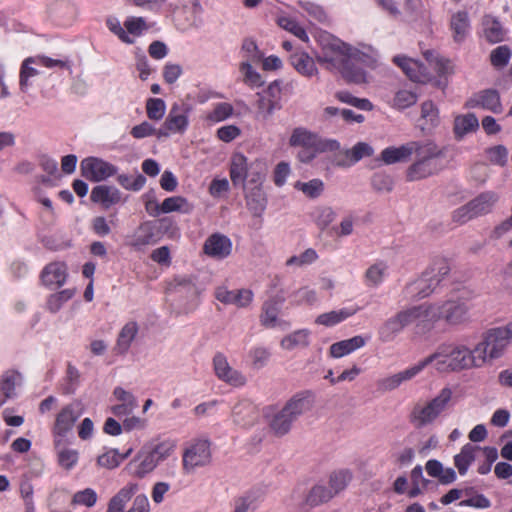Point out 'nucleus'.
Segmentation results:
<instances>
[{
  "label": "nucleus",
  "mask_w": 512,
  "mask_h": 512,
  "mask_svg": "<svg viewBox=\"0 0 512 512\" xmlns=\"http://www.w3.org/2000/svg\"><path fill=\"white\" fill-rule=\"evenodd\" d=\"M352 472L348 469H339L333 471L329 476V488L332 493L336 496L341 491L346 489L350 481L352 480Z\"/></svg>",
  "instance_id": "obj_50"
},
{
  "label": "nucleus",
  "mask_w": 512,
  "mask_h": 512,
  "mask_svg": "<svg viewBox=\"0 0 512 512\" xmlns=\"http://www.w3.org/2000/svg\"><path fill=\"white\" fill-rule=\"evenodd\" d=\"M46 286H62L67 278V267L62 262H53L45 266L41 274Z\"/></svg>",
  "instance_id": "obj_31"
},
{
  "label": "nucleus",
  "mask_w": 512,
  "mask_h": 512,
  "mask_svg": "<svg viewBox=\"0 0 512 512\" xmlns=\"http://www.w3.org/2000/svg\"><path fill=\"white\" fill-rule=\"evenodd\" d=\"M315 58L325 70L356 85H367L372 81V76L364 67L376 70L381 66V55L371 44H351L332 35L320 39V51Z\"/></svg>",
  "instance_id": "obj_1"
},
{
  "label": "nucleus",
  "mask_w": 512,
  "mask_h": 512,
  "mask_svg": "<svg viewBox=\"0 0 512 512\" xmlns=\"http://www.w3.org/2000/svg\"><path fill=\"white\" fill-rule=\"evenodd\" d=\"M368 337L356 335L352 338L333 343L329 348V354L333 358H341L364 347Z\"/></svg>",
  "instance_id": "obj_27"
},
{
  "label": "nucleus",
  "mask_w": 512,
  "mask_h": 512,
  "mask_svg": "<svg viewBox=\"0 0 512 512\" xmlns=\"http://www.w3.org/2000/svg\"><path fill=\"white\" fill-rule=\"evenodd\" d=\"M393 63L400 67L406 76L414 82L426 83L430 80L423 65L412 58L397 55L393 57Z\"/></svg>",
  "instance_id": "obj_20"
},
{
  "label": "nucleus",
  "mask_w": 512,
  "mask_h": 512,
  "mask_svg": "<svg viewBox=\"0 0 512 512\" xmlns=\"http://www.w3.org/2000/svg\"><path fill=\"white\" fill-rule=\"evenodd\" d=\"M137 483L129 482L122 487L109 501L106 512H123L127 502L138 491Z\"/></svg>",
  "instance_id": "obj_34"
},
{
  "label": "nucleus",
  "mask_w": 512,
  "mask_h": 512,
  "mask_svg": "<svg viewBox=\"0 0 512 512\" xmlns=\"http://www.w3.org/2000/svg\"><path fill=\"white\" fill-rule=\"evenodd\" d=\"M39 67L48 69H69V63L63 59H53L47 56H35L26 58L20 67L19 87L26 93L32 86L31 79L40 74Z\"/></svg>",
  "instance_id": "obj_11"
},
{
  "label": "nucleus",
  "mask_w": 512,
  "mask_h": 512,
  "mask_svg": "<svg viewBox=\"0 0 512 512\" xmlns=\"http://www.w3.org/2000/svg\"><path fill=\"white\" fill-rule=\"evenodd\" d=\"M450 29L455 42H463L470 32V19L468 12L457 11L451 15Z\"/></svg>",
  "instance_id": "obj_32"
},
{
  "label": "nucleus",
  "mask_w": 512,
  "mask_h": 512,
  "mask_svg": "<svg viewBox=\"0 0 512 512\" xmlns=\"http://www.w3.org/2000/svg\"><path fill=\"white\" fill-rule=\"evenodd\" d=\"M233 106L227 102H220L214 105L213 109L207 114L206 119L212 123L226 120L233 114Z\"/></svg>",
  "instance_id": "obj_62"
},
{
  "label": "nucleus",
  "mask_w": 512,
  "mask_h": 512,
  "mask_svg": "<svg viewBox=\"0 0 512 512\" xmlns=\"http://www.w3.org/2000/svg\"><path fill=\"white\" fill-rule=\"evenodd\" d=\"M482 35L490 43H497L503 40L504 30L495 18L485 16L482 20Z\"/></svg>",
  "instance_id": "obj_44"
},
{
  "label": "nucleus",
  "mask_w": 512,
  "mask_h": 512,
  "mask_svg": "<svg viewBox=\"0 0 512 512\" xmlns=\"http://www.w3.org/2000/svg\"><path fill=\"white\" fill-rule=\"evenodd\" d=\"M145 109L149 120L159 122L166 113V103L161 98H148Z\"/></svg>",
  "instance_id": "obj_59"
},
{
  "label": "nucleus",
  "mask_w": 512,
  "mask_h": 512,
  "mask_svg": "<svg viewBox=\"0 0 512 512\" xmlns=\"http://www.w3.org/2000/svg\"><path fill=\"white\" fill-rule=\"evenodd\" d=\"M476 294L468 288L453 291L447 299L434 303H423L426 325L443 320L449 326H460L470 321V301Z\"/></svg>",
  "instance_id": "obj_2"
},
{
  "label": "nucleus",
  "mask_w": 512,
  "mask_h": 512,
  "mask_svg": "<svg viewBox=\"0 0 512 512\" xmlns=\"http://www.w3.org/2000/svg\"><path fill=\"white\" fill-rule=\"evenodd\" d=\"M479 127V121L474 114L457 115L454 119L453 131L456 139H462L466 134L474 132Z\"/></svg>",
  "instance_id": "obj_39"
},
{
  "label": "nucleus",
  "mask_w": 512,
  "mask_h": 512,
  "mask_svg": "<svg viewBox=\"0 0 512 512\" xmlns=\"http://www.w3.org/2000/svg\"><path fill=\"white\" fill-rule=\"evenodd\" d=\"M76 403L64 406L56 415L52 428L54 442L59 445L69 432L72 431L75 422L80 418L82 412Z\"/></svg>",
  "instance_id": "obj_14"
},
{
  "label": "nucleus",
  "mask_w": 512,
  "mask_h": 512,
  "mask_svg": "<svg viewBox=\"0 0 512 512\" xmlns=\"http://www.w3.org/2000/svg\"><path fill=\"white\" fill-rule=\"evenodd\" d=\"M311 218L316 226L321 230H326L335 220V210L326 205L316 206L311 212Z\"/></svg>",
  "instance_id": "obj_45"
},
{
  "label": "nucleus",
  "mask_w": 512,
  "mask_h": 512,
  "mask_svg": "<svg viewBox=\"0 0 512 512\" xmlns=\"http://www.w3.org/2000/svg\"><path fill=\"white\" fill-rule=\"evenodd\" d=\"M497 201L498 197L495 193L485 192L469 201V204L472 207L474 215L478 218L490 213Z\"/></svg>",
  "instance_id": "obj_40"
},
{
  "label": "nucleus",
  "mask_w": 512,
  "mask_h": 512,
  "mask_svg": "<svg viewBox=\"0 0 512 512\" xmlns=\"http://www.w3.org/2000/svg\"><path fill=\"white\" fill-rule=\"evenodd\" d=\"M373 154V148L365 143L359 142L354 145L350 150H346L343 153H339L334 162L337 166H350L364 157L371 156Z\"/></svg>",
  "instance_id": "obj_24"
},
{
  "label": "nucleus",
  "mask_w": 512,
  "mask_h": 512,
  "mask_svg": "<svg viewBox=\"0 0 512 512\" xmlns=\"http://www.w3.org/2000/svg\"><path fill=\"white\" fill-rule=\"evenodd\" d=\"M252 161H249L242 153H234L230 161V179L232 183L244 187L245 182L250 174V166Z\"/></svg>",
  "instance_id": "obj_23"
},
{
  "label": "nucleus",
  "mask_w": 512,
  "mask_h": 512,
  "mask_svg": "<svg viewBox=\"0 0 512 512\" xmlns=\"http://www.w3.org/2000/svg\"><path fill=\"white\" fill-rule=\"evenodd\" d=\"M155 227L151 222L141 224L133 235L131 245L141 249L147 245L156 243Z\"/></svg>",
  "instance_id": "obj_41"
},
{
  "label": "nucleus",
  "mask_w": 512,
  "mask_h": 512,
  "mask_svg": "<svg viewBox=\"0 0 512 512\" xmlns=\"http://www.w3.org/2000/svg\"><path fill=\"white\" fill-rule=\"evenodd\" d=\"M80 168L82 175L92 182L104 181L118 173L115 165L98 157L83 159Z\"/></svg>",
  "instance_id": "obj_15"
},
{
  "label": "nucleus",
  "mask_w": 512,
  "mask_h": 512,
  "mask_svg": "<svg viewBox=\"0 0 512 512\" xmlns=\"http://www.w3.org/2000/svg\"><path fill=\"white\" fill-rule=\"evenodd\" d=\"M418 100V95L411 89L401 88L395 92L391 106L403 110L413 106Z\"/></svg>",
  "instance_id": "obj_52"
},
{
  "label": "nucleus",
  "mask_w": 512,
  "mask_h": 512,
  "mask_svg": "<svg viewBox=\"0 0 512 512\" xmlns=\"http://www.w3.org/2000/svg\"><path fill=\"white\" fill-rule=\"evenodd\" d=\"M97 465L101 468L113 470L120 466L121 458L118 449L110 448L97 457Z\"/></svg>",
  "instance_id": "obj_61"
},
{
  "label": "nucleus",
  "mask_w": 512,
  "mask_h": 512,
  "mask_svg": "<svg viewBox=\"0 0 512 512\" xmlns=\"http://www.w3.org/2000/svg\"><path fill=\"white\" fill-rule=\"evenodd\" d=\"M511 335L512 332L508 325L488 330L474 347L479 367L500 358L510 344Z\"/></svg>",
  "instance_id": "obj_7"
},
{
  "label": "nucleus",
  "mask_w": 512,
  "mask_h": 512,
  "mask_svg": "<svg viewBox=\"0 0 512 512\" xmlns=\"http://www.w3.org/2000/svg\"><path fill=\"white\" fill-rule=\"evenodd\" d=\"M510 57H511V51H510L509 46H507V45L498 46L497 48L492 50V52L490 54L491 64L495 68H503L504 66H506L508 64Z\"/></svg>",
  "instance_id": "obj_64"
},
{
  "label": "nucleus",
  "mask_w": 512,
  "mask_h": 512,
  "mask_svg": "<svg viewBox=\"0 0 512 512\" xmlns=\"http://www.w3.org/2000/svg\"><path fill=\"white\" fill-rule=\"evenodd\" d=\"M285 302L283 294H277L267 299L261 308L259 316L260 324L268 329L286 330L290 327L289 322L280 316L281 308Z\"/></svg>",
  "instance_id": "obj_13"
},
{
  "label": "nucleus",
  "mask_w": 512,
  "mask_h": 512,
  "mask_svg": "<svg viewBox=\"0 0 512 512\" xmlns=\"http://www.w3.org/2000/svg\"><path fill=\"white\" fill-rule=\"evenodd\" d=\"M479 447L472 444H465L461 451L454 456V464L460 475H465L471 463L475 460V454Z\"/></svg>",
  "instance_id": "obj_43"
},
{
  "label": "nucleus",
  "mask_w": 512,
  "mask_h": 512,
  "mask_svg": "<svg viewBox=\"0 0 512 512\" xmlns=\"http://www.w3.org/2000/svg\"><path fill=\"white\" fill-rule=\"evenodd\" d=\"M312 407V397L307 393H300L287 401V403L283 406V409L295 421L299 416L310 411Z\"/></svg>",
  "instance_id": "obj_30"
},
{
  "label": "nucleus",
  "mask_w": 512,
  "mask_h": 512,
  "mask_svg": "<svg viewBox=\"0 0 512 512\" xmlns=\"http://www.w3.org/2000/svg\"><path fill=\"white\" fill-rule=\"evenodd\" d=\"M293 422L294 420L282 408L269 417L268 425L275 436L282 437L291 430Z\"/></svg>",
  "instance_id": "obj_38"
},
{
  "label": "nucleus",
  "mask_w": 512,
  "mask_h": 512,
  "mask_svg": "<svg viewBox=\"0 0 512 512\" xmlns=\"http://www.w3.org/2000/svg\"><path fill=\"white\" fill-rule=\"evenodd\" d=\"M471 107H481L494 113L501 112V103L499 95L494 90H486L475 95L470 100Z\"/></svg>",
  "instance_id": "obj_36"
},
{
  "label": "nucleus",
  "mask_w": 512,
  "mask_h": 512,
  "mask_svg": "<svg viewBox=\"0 0 512 512\" xmlns=\"http://www.w3.org/2000/svg\"><path fill=\"white\" fill-rule=\"evenodd\" d=\"M212 461L211 443L207 439H196L185 449L182 458L183 470L192 473L208 466Z\"/></svg>",
  "instance_id": "obj_12"
},
{
  "label": "nucleus",
  "mask_w": 512,
  "mask_h": 512,
  "mask_svg": "<svg viewBox=\"0 0 512 512\" xmlns=\"http://www.w3.org/2000/svg\"><path fill=\"white\" fill-rule=\"evenodd\" d=\"M452 396V390L445 387L429 401L416 404L410 413L411 423L415 427H425L432 424L451 407Z\"/></svg>",
  "instance_id": "obj_8"
},
{
  "label": "nucleus",
  "mask_w": 512,
  "mask_h": 512,
  "mask_svg": "<svg viewBox=\"0 0 512 512\" xmlns=\"http://www.w3.org/2000/svg\"><path fill=\"white\" fill-rule=\"evenodd\" d=\"M423 371V365L420 361L416 364L400 371L398 373L388 375L377 381V389L381 392H389L400 387L404 382L410 381Z\"/></svg>",
  "instance_id": "obj_19"
},
{
  "label": "nucleus",
  "mask_w": 512,
  "mask_h": 512,
  "mask_svg": "<svg viewBox=\"0 0 512 512\" xmlns=\"http://www.w3.org/2000/svg\"><path fill=\"white\" fill-rule=\"evenodd\" d=\"M413 323L426 326L422 304L401 310L394 316L388 318L379 328V339L382 342H390L394 340L406 326Z\"/></svg>",
  "instance_id": "obj_10"
},
{
  "label": "nucleus",
  "mask_w": 512,
  "mask_h": 512,
  "mask_svg": "<svg viewBox=\"0 0 512 512\" xmlns=\"http://www.w3.org/2000/svg\"><path fill=\"white\" fill-rule=\"evenodd\" d=\"M232 243L230 239L222 234L209 236L204 243V252L216 259H223L230 255Z\"/></svg>",
  "instance_id": "obj_21"
},
{
  "label": "nucleus",
  "mask_w": 512,
  "mask_h": 512,
  "mask_svg": "<svg viewBox=\"0 0 512 512\" xmlns=\"http://www.w3.org/2000/svg\"><path fill=\"white\" fill-rule=\"evenodd\" d=\"M310 334L308 329L295 330L281 339L280 346L287 351L306 348L310 343Z\"/></svg>",
  "instance_id": "obj_37"
},
{
  "label": "nucleus",
  "mask_w": 512,
  "mask_h": 512,
  "mask_svg": "<svg viewBox=\"0 0 512 512\" xmlns=\"http://www.w3.org/2000/svg\"><path fill=\"white\" fill-rule=\"evenodd\" d=\"M291 65L304 77L311 78L319 75L315 60L306 52H295L290 57Z\"/></svg>",
  "instance_id": "obj_29"
},
{
  "label": "nucleus",
  "mask_w": 512,
  "mask_h": 512,
  "mask_svg": "<svg viewBox=\"0 0 512 512\" xmlns=\"http://www.w3.org/2000/svg\"><path fill=\"white\" fill-rule=\"evenodd\" d=\"M173 440L165 439L144 444L135 456L126 464L123 471L132 478L144 479L160 463L168 459L175 451Z\"/></svg>",
  "instance_id": "obj_4"
},
{
  "label": "nucleus",
  "mask_w": 512,
  "mask_h": 512,
  "mask_svg": "<svg viewBox=\"0 0 512 512\" xmlns=\"http://www.w3.org/2000/svg\"><path fill=\"white\" fill-rule=\"evenodd\" d=\"M241 62L259 63L262 60L263 54L258 49L256 42L252 39H245L241 46Z\"/></svg>",
  "instance_id": "obj_60"
},
{
  "label": "nucleus",
  "mask_w": 512,
  "mask_h": 512,
  "mask_svg": "<svg viewBox=\"0 0 512 512\" xmlns=\"http://www.w3.org/2000/svg\"><path fill=\"white\" fill-rule=\"evenodd\" d=\"M449 266L441 261L427 269L422 275L409 282L403 294L406 299L419 300L430 296L439 286L443 278L449 273Z\"/></svg>",
  "instance_id": "obj_9"
},
{
  "label": "nucleus",
  "mask_w": 512,
  "mask_h": 512,
  "mask_svg": "<svg viewBox=\"0 0 512 512\" xmlns=\"http://www.w3.org/2000/svg\"><path fill=\"white\" fill-rule=\"evenodd\" d=\"M416 149V141L408 142L399 147L391 146L381 152V160L387 164L407 161Z\"/></svg>",
  "instance_id": "obj_25"
},
{
  "label": "nucleus",
  "mask_w": 512,
  "mask_h": 512,
  "mask_svg": "<svg viewBox=\"0 0 512 512\" xmlns=\"http://www.w3.org/2000/svg\"><path fill=\"white\" fill-rule=\"evenodd\" d=\"M250 174L248 175V179L245 182L244 187H252L259 186L263 187V182L267 173V165L266 162L262 159H254L252 160V165L250 166Z\"/></svg>",
  "instance_id": "obj_48"
},
{
  "label": "nucleus",
  "mask_w": 512,
  "mask_h": 512,
  "mask_svg": "<svg viewBox=\"0 0 512 512\" xmlns=\"http://www.w3.org/2000/svg\"><path fill=\"white\" fill-rule=\"evenodd\" d=\"M117 182L126 190L139 191L144 187L146 178L141 174H120L117 177Z\"/></svg>",
  "instance_id": "obj_63"
},
{
  "label": "nucleus",
  "mask_w": 512,
  "mask_h": 512,
  "mask_svg": "<svg viewBox=\"0 0 512 512\" xmlns=\"http://www.w3.org/2000/svg\"><path fill=\"white\" fill-rule=\"evenodd\" d=\"M189 106L182 104H173L169 113L161 126L165 133L164 137L171 134H184L189 125Z\"/></svg>",
  "instance_id": "obj_17"
},
{
  "label": "nucleus",
  "mask_w": 512,
  "mask_h": 512,
  "mask_svg": "<svg viewBox=\"0 0 512 512\" xmlns=\"http://www.w3.org/2000/svg\"><path fill=\"white\" fill-rule=\"evenodd\" d=\"M335 495L329 487L324 485L313 486L305 497L304 504L309 508L319 506L330 501Z\"/></svg>",
  "instance_id": "obj_42"
},
{
  "label": "nucleus",
  "mask_w": 512,
  "mask_h": 512,
  "mask_svg": "<svg viewBox=\"0 0 512 512\" xmlns=\"http://www.w3.org/2000/svg\"><path fill=\"white\" fill-rule=\"evenodd\" d=\"M415 162L406 172L409 181H418L438 173L442 169L444 151L433 141H416Z\"/></svg>",
  "instance_id": "obj_5"
},
{
  "label": "nucleus",
  "mask_w": 512,
  "mask_h": 512,
  "mask_svg": "<svg viewBox=\"0 0 512 512\" xmlns=\"http://www.w3.org/2000/svg\"><path fill=\"white\" fill-rule=\"evenodd\" d=\"M21 375L16 371H6L0 380V408L9 400L16 397V386Z\"/></svg>",
  "instance_id": "obj_35"
},
{
  "label": "nucleus",
  "mask_w": 512,
  "mask_h": 512,
  "mask_svg": "<svg viewBox=\"0 0 512 512\" xmlns=\"http://www.w3.org/2000/svg\"><path fill=\"white\" fill-rule=\"evenodd\" d=\"M289 145L301 148L298 158L304 163L312 161L320 153L336 151L340 147L336 140L323 139L304 127L293 129L289 138Z\"/></svg>",
  "instance_id": "obj_6"
},
{
  "label": "nucleus",
  "mask_w": 512,
  "mask_h": 512,
  "mask_svg": "<svg viewBox=\"0 0 512 512\" xmlns=\"http://www.w3.org/2000/svg\"><path fill=\"white\" fill-rule=\"evenodd\" d=\"M112 401L110 410L116 417L128 416L138 407V401L134 394L120 386L114 388Z\"/></svg>",
  "instance_id": "obj_18"
},
{
  "label": "nucleus",
  "mask_w": 512,
  "mask_h": 512,
  "mask_svg": "<svg viewBox=\"0 0 512 512\" xmlns=\"http://www.w3.org/2000/svg\"><path fill=\"white\" fill-rule=\"evenodd\" d=\"M243 188L248 209L255 216L261 215L264 212L267 204V198L263 187L252 186Z\"/></svg>",
  "instance_id": "obj_33"
},
{
  "label": "nucleus",
  "mask_w": 512,
  "mask_h": 512,
  "mask_svg": "<svg viewBox=\"0 0 512 512\" xmlns=\"http://www.w3.org/2000/svg\"><path fill=\"white\" fill-rule=\"evenodd\" d=\"M255 63L240 62L239 71L242 82L248 87L255 89L264 84L262 76L253 68Z\"/></svg>",
  "instance_id": "obj_49"
},
{
  "label": "nucleus",
  "mask_w": 512,
  "mask_h": 512,
  "mask_svg": "<svg viewBox=\"0 0 512 512\" xmlns=\"http://www.w3.org/2000/svg\"><path fill=\"white\" fill-rule=\"evenodd\" d=\"M212 366L215 376L228 385L241 387L247 382L246 377L230 365L228 358L222 352H217L214 355Z\"/></svg>",
  "instance_id": "obj_16"
},
{
  "label": "nucleus",
  "mask_w": 512,
  "mask_h": 512,
  "mask_svg": "<svg viewBox=\"0 0 512 512\" xmlns=\"http://www.w3.org/2000/svg\"><path fill=\"white\" fill-rule=\"evenodd\" d=\"M139 332V325L135 321L127 322L119 331L117 340L114 346V351L118 355H125L133 341L136 339Z\"/></svg>",
  "instance_id": "obj_26"
},
{
  "label": "nucleus",
  "mask_w": 512,
  "mask_h": 512,
  "mask_svg": "<svg viewBox=\"0 0 512 512\" xmlns=\"http://www.w3.org/2000/svg\"><path fill=\"white\" fill-rule=\"evenodd\" d=\"M171 288L177 293H186L190 297H197L200 292L194 278L190 276H178L174 278L171 283Z\"/></svg>",
  "instance_id": "obj_53"
},
{
  "label": "nucleus",
  "mask_w": 512,
  "mask_h": 512,
  "mask_svg": "<svg viewBox=\"0 0 512 512\" xmlns=\"http://www.w3.org/2000/svg\"><path fill=\"white\" fill-rule=\"evenodd\" d=\"M421 120L424 121L422 129H431L438 125V109L431 101H425L421 106Z\"/></svg>",
  "instance_id": "obj_57"
},
{
  "label": "nucleus",
  "mask_w": 512,
  "mask_h": 512,
  "mask_svg": "<svg viewBox=\"0 0 512 512\" xmlns=\"http://www.w3.org/2000/svg\"><path fill=\"white\" fill-rule=\"evenodd\" d=\"M91 200L101 204L104 208L123 202L121 191L115 186L98 185L91 191Z\"/></svg>",
  "instance_id": "obj_22"
},
{
  "label": "nucleus",
  "mask_w": 512,
  "mask_h": 512,
  "mask_svg": "<svg viewBox=\"0 0 512 512\" xmlns=\"http://www.w3.org/2000/svg\"><path fill=\"white\" fill-rule=\"evenodd\" d=\"M423 370L433 365L438 372L462 371L472 368H480L474 348L463 344H442L434 353L420 360Z\"/></svg>",
  "instance_id": "obj_3"
},
{
  "label": "nucleus",
  "mask_w": 512,
  "mask_h": 512,
  "mask_svg": "<svg viewBox=\"0 0 512 512\" xmlns=\"http://www.w3.org/2000/svg\"><path fill=\"white\" fill-rule=\"evenodd\" d=\"M254 414V408L248 403H240L233 408L234 422L240 426L251 425Z\"/></svg>",
  "instance_id": "obj_58"
},
{
  "label": "nucleus",
  "mask_w": 512,
  "mask_h": 512,
  "mask_svg": "<svg viewBox=\"0 0 512 512\" xmlns=\"http://www.w3.org/2000/svg\"><path fill=\"white\" fill-rule=\"evenodd\" d=\"M388 266L380 261L369 266L364 273V281L368 287H377L385 279Z\"/></svg>",
  "instance_id": "obj_46"
},
{
  "label": "nucleus",
  "mask_w": 512,
  "mask_h": 512,
  "mask_svg": "<svg viewBox=\"0 0 512 512\" xmlns=\"http://www.w3.org/2000/svg\"><path fill=\"white\" fill-rule=\"evenodd\" d=\"M130 134L135 139H143V138L151 137V136H155L156 138L161 139L165 135V133L162 132L161 127L156 128L149 121H143L140 124L135 125L131 129Z\"/></svg>",
  "instance_id": "obj_56"
},
{
  "label": "nucleus",
  "mask_w": 512,
  "mask_h": 512,
  "mask_svg": "<svg viewBox=\"0 0 512 512\" xmlns=\"http://www.w3.org/2000/svg\"><path fill=\"white\" fill-rule=\"evenodd\" d=\"M359 310L360 308L355 305L350 307H343L338 310H332L317 316L315 323L326 327H332L352 317Z\"/></svg>",
  "instance_id": "obj_28"
},
{
  "label": "nucleus",
  "mask_w": 512,
  "mask_h": 512,
  "mask_svg": "<svg viewBox=\"0 0 512 512\" xmlns=\"http://www.w3.org/2000/svg\"><path fill=\"white\" fill-rule=\"evenodd\" d=\"M424 56L439 76H446L453 73L452 63L448 59L440 57L432 51H426Z\"/></svg>",
  "instance_id": "obj_55"
},
{
  "label": "nucleus",
  "mask_w": 512,
  "mask_h": 512,
  "mask_svg": "<svg viewBox=\"0 0 512 512\" xmlns=\"http://www.w3.org/2000/svg\"><path fill=\"white\" fill-rule=\"evenodd\" d=\"M294 188L301 191L306 197L315 199L320 197L324 192V182L321 179L314 178L307 182L297 181Z\"/></svg>",
  "instance_id": "obj_51"
},
{
  "label": "nucleus",
  "mask_w": 512,
  "mask_h": 512,
  "mask_svg": "<svg viewBox=\"0 0 512 512\" xmlns=\"http://www.w3.org/2000/svg\"><path fill=\"white\" fill-rule=\"evenodd\" d=\"M193 209V204L182 196L168 197L162 202V211L165 214L171 212L189 214L193 211Z\"/></svg>",
  "instance_id": "obj_47"
},
{
  "label": "nucleus",
  "mask_w": 512,
  "mask_h": 512,
  "mask_svg": "<svg viewBox=\"0 0 512 512\" xmlns=\"http://www.w3.org/2000/svg\"><path fill=\"white\" fill-rule=\"evenodd\" d=\"M74 290L64 289L54 294H51L46 302V309L52 314L60 311L63 305L74 296Z\"/></svg>",
  "instance_id": "obj_54"
}]
</instances>
